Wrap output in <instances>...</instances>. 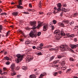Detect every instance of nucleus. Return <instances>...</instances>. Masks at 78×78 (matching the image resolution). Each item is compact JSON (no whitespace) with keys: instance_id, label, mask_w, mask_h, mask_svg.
<instances>
[{"instance_id":"obj_31","label":"nucleus","mask_w":78,"mask_h":78,"mask_svg":"<svg viewBox=\"0 0 78 78\" xmlns=\"http://www.w3.org/2000/svg\"><path fill=\"white\" fill-rule=\"evenodd\" d=\"M37 55H42V53L41 52H37Z\"/></svg>"},{"instance_id":"obj_52","label":"nucleus","mask_w":78,"mask_h":78,"mask_svg":"<svg viewBox=\"0 0 78 78\" xmlns=\"http://www.w3.org/2000/svg\"><path fill=\"white\" fill-rule=\"evenodd\" d=\"M33 49H35L36 47V46H34L32 47Z\"/></svg>"},{"instance_id":"obj_50","label":"nucleus","mask_w":78,"mask_h":78,"mask_svg":"<svg viewBox=\"0 0 78 78\" xmlns=\"http://www.w3.org/2000/svg\"><path fill=\"white\" fill-rule=\"evenodd\" d=\"M58 72V73H59V74H61L62 72L61 71H59Z\"/></svg>"},{"instance_id":"obj_22","label":"nucleus","mask_w":78,"mask_h":78,"mask_svg":"<svg viewBox=\"0 0 78 78\" xmlns=\"http://www.w3.org/2000/svg\"><path fill=\"white\" fill-rule=\"evenodd\" d=\"M4 59H5V60H7V61H9V57L7 56L4 57Z\"/></svg>"},{"instance_id":"obj_29","label":"nucleus","mask_w":78,"mask_h":78,"mask_svg":"<svg viewBox=\"0 0 78 78\" xmlns=\"http://www.w3.org/2000/svg\"><path fill=\"white\" fill-rule=\"evenodd\" d=\"M3 27L2 25H0V30H3Z\"/></svg>"},{"instance_id":"obj_60","label":"nucleus","mask_w":78,"mask_h":78,"mask_svg":"<svg viewBox=\"0 0 78 78\" xmlns=\"http://www.w3.org/2000/svg\"><path fill=\"white\" fill-rule=\"evenodd\" d=\"M16 75V73H13L12 75V76H13V75Z\"/></svg>"},{"instance_id":"obj_62","label":"nucleus","mask_w":78,"mask_h":78,"mask_svg":"<svg viewBox=\"0 0 78 78\" xmlns=\"http://www.w3.org/2000/svg\"><path fill=\"white\" fill-rule=\"evenodd\" d=\"M39 14H43V12H40Z\"/></svg>"},{"instance_id":"obj_19","label":"nucleus","mask_w":78,"mask_h":78,"mask_svg":"<svg viewBox=\"0 0 78 78\" xmlns=\"http://www.w3.org/2000/svg\"><path fill=\"white\" fill-rule=\"evenodd\" d=\"M55 58V56H52L50 59L49 61H51Z\"/></svg>"},{"instance_id":"obj_53","label":"nucleus","mask_w":78,"mask_h":78,"mask_svg":"<svg viewBox=\"0 0 78 78\" xmlns=\"http://www.w3.org/2000/svg\"><path fill=\"white\" fill-rule=\"evenodd\" d=\"M16 69H17V70H19V69H20V67L18 66L16 67Z\"/></svg>"},{"instance_id":"obj_46","label":"nucleus","mask_w":78,"mask_h":78,"mask_svg":"<svg viewBox=\"0 0 78 78\" xmlns=\"http://www.w3.org/2000/svg\"><path fill=\"white\" fill-rule=\"evenodd\" d=\"M3 70L4 71H5V70H7V69L6 68H5V67H4L3 68Z\"/></svg>"},{"instance_id":"obj_41","label":"nucleus","mask_w":78,"mask_h":78,"mask_svg":"<svg viewBox=\"0 0 78 78\" xmlns=\"http://www.w3.org/2000/svg\"><path fill=\"white\" fill-rule=\"evenodd\" d=\"M23 13L25 14H29V13L26 12H23Z\"/></svg>"},{"instance_id":"obj_2","label":"nucleus","mask_w":78,"mask_h":78,"mask_svg":"<svg viewBox=\"0 0 78 78\" xmlns=\"http://www.w3.org/2000/svg\"><path fill=\"white\" fill-rule=\"evenodd\" d=\"M57 48H58V49H60V50H65L66 51H68V50H69V51H71L73 53L74 52V51L69 48V46H67V45H61L59 47Z\"/></svg>"},{"instance_id":"obj_1","label":"nucleus","mask_w":78,"mask_h":78,"mask_svg":"<svg viewBox=\"0 0 78 78\" xmlns=\"http://www.w3.org/2000/svg\"><path fill=\"white\" fill-rule=\"evenodd\" d=\"M30 24L31 25H34V26H33V27L31 28V29H32V30L30 33L29 35L31 37H36V36H37V31L35 30V29H36V28L39 29L40 27H42L43 25V23H40L38 24V26L37 27H35V26H36L35 25H36V22H30Z\"/></svg>"},{"instance_id":"obj_42","label":"nucleus","mask_w":78,"mask_h":78,"mask_svg":"<svg viewBox=\"0 0 78 78\" xmlns=\"http://www.w3.org/2000/svg\"><path fill=\"white\" fill-rule=\"evenodd\" d=\"M66 35L67 37H68L69 38V36H70V35H69V34H66Z\"/></svg>"},{"instance_id":"obj_15","label":"nucleus","mask_w":78,"mask_h":78,"mask_svg":"<svg viewBox=\"0 0 78 78\" xmlns=\"http://www.w3.org/2000/svg\"><path fill=\"white\" fill-rule=\"evenodd\" d=\"M59 61V60H57L56 61H54L53 62V64L54 65L56 64H57V63H58V62Z\"/></svg>"},{"instance_id":"obj_61","label":"nucleus","mask_w":78,"mask_h":78,"mask_svg":"<svg viewBox=\"0 0 78 78\" xmlns=\"http://www.w3.org/2000/svg\"><path fill=\"white\" fill-rule=\"evenodd\" d=\"M10 27H11L12 28H14V26L13 25L10 26Z\"/></svg>"},{"instance_id":"obj_16","label":"nucleus","mask_w":78,"mask_h":78,"mask_svg":"<svg viewBox=\"0 0 78 78\" xmlns=\"http://www.w3.org/2000/svg\"><path fill=\"white\" fill-rule=\"evenodd\" d=\"M53 75L54 76H57V75H58V73L55 72L53 73Z\"/></svg>"},{"instance_id":"obj_13","label":"nucleus","mask_w":78,"mask_h":78,"mask_svg":"<svg viewBox=\"0 0 78 78\" xmlns=\"http://www.w3.org/2000/svg\"><path fill=\"white\" fill-rule=\"evenodd\" d=\"M30 78H36V76L34 75H32L30 76Z\"/></svg>"},{"instance_id":"obj_21","label":"nucleus","mask_w":78,"mask_h":78,"mask_svg":"<svg viewBox=\"0 0 78 78\" xmlns=\"http://www.w3.org/2000/svg\"><path fill=\"white\" fill-rule=\"evenodd\" d=\"M30 41H29L27 40L25 42V44L27 45H28V44H30Z\"/></svg>"},{"instance_id":"obj_27","label":"nucleus","mask_w":78,"mask_h":78,"mask_svg":"<svg viewBox=\"0 0 78 78\" xmlns=\"http://www.w3.org/2000/svg\"><path fill=\"white\" fill-rule=\"evenodd\" d=\"M60 11H65V10H66V9L65 8H62V9H60Z\"/></svg>"},{"instance_id":"obj_10","label":"nucleus","mask_w":78,"mask_h":78,"mask_svg":"<svg viewBox=\"0 0 78 78\" xmlns=\"http://www.w3.org/2000/svg\"><path fill=\"white\" fill-rule=\"evenodd\" d=\"M60 33V30H57L54 32V34L56 35H58V34Z\"/></svg>"},{"instance_id":"obj_56","label":"nucleus","mask_w":78,"mask_h":78,"mask_svg":"<svg viewBox=\"0 0 78 78\" xmlns=\"http://www.w3.org/2000/svg\"><path fill=\"white\" fill-rule=\"evenodd\" d=\"M71 70V69H67V71L68 72V71H70Z\"/></svg>"},{"instance_id":"obj_34","label":"nucleus","mask_w":78,"mask_h":78,"mask_svg":"<svg viewBox=\"0 0 78 78\" xmlns=\"http://www.w3.org/2000/svg\"><path fill=\"white\" fill-rule=\"evenodd\" d=\"M41 34V32H40L38 33L37 34V36H40Z\"/></svg>"},{"instance_id":"obj_30","label":"nucleus","mask_w":78,"mask_h":78,"mask_svg":"<svg viewBox=\"0 0 78 78\" xmlns=\"http://www.w3.org/2000/svg\"><path fill=\"white\" fill-rule=\"evenodd\" d=\"M1 15H5V16H6L7 15V13L4 12V13H1Z\"/></svg>"},{"instance_id":"obj_14","label":"nucleus","mask_w":78,"mask_h":78,"mask_svg":"<svg viewBox=\"0 0 78 78\" xmlns=\"http://www.w3.org/2000/svg\"><path fill=\"white\" fill-rule=\"evenodd\" d=\"M57 50H58L54 48L49 49V51H56Z\"/></svg>"},{"instance_id":"obj_59","label":"nucleus","mask_w":78,"mask_h":78,"mask_svg":"<svg viewBox=\"0 0 78 78\" xmlns=\"http://www.w3.org/2000/svg\"><path fill=\"white\" fill-rule=\"evenodd\" d=\"M20 41H22V42H23V40L21 39H20Z\"/></svg>"},{"instance_id":"obj_3","label":"nucleus","mask_w":78,"mask_h":78,"mask_svg":"<svg viewBox=\"0 0 78 78\" xmlns=\"http://www.w3.org/2000/svg\"><path fill=\"white\" fill-rule=\"evenodd\" d=\"M24 56H25V55H21L20 54L17 55L16 56L18 58L17 59V60L16 61L17 63H19V62H20V61L23 59V58Z\"/></svg>"},{"instance_id":"obj_57","label":"nucleus","mask_w":78,"mask_h":78,"mask_svg":"<svg viewBox=\"0 0 78 78\" xmlns=\"http://www.w3.org/2000/svg\"><path fill=\"white\" fill-rule=\"evenodd\" d=\"M39 5H41V1H40Z\"/></svg>"},{"instance_id":"obj_45","label":"nucleus","mask_w":78,"mask_h":78,"mask_svg":"<svg viewBox=\"0 0 78 78\" xmlns=\"http://www.w3.org/2000/svg\"><path fill=\"white\" fill-rule=\"evenodd\" d=\"M20 33L21 34H23V35H24V34H23V32H22V31L21 30L20 31Z\"/></svg>"},{"instance_id":"obj_11","label":"nucleus","mask_w":78,"mask_h":78,"mask_svg":"<svg viewBox=\"0 0 78 78\" xmlns=\"http://www.w3.org/2000/svg\"><path fill=\"white\" fill-rule=\"evenodd\" d=\"M78 44H77L75 45H72L71 46V48L72 49H74V48H76V47H78Z\"/></svg>"},{"instance_id":"obj_23","label":"nucleus","mask_w":78,"mask_h":78,"mask_svg":"<svg viewBox=\"0 0 78 78\" xmlns=\"http://www.w3.org/2000/svg\"><path fill=\"white\" fill-rule=\"evenodd\" d=\"M53 47V46H52V45H48L46 47L47 48H51V47Z\"/></svg>"},{"instance_id":"obj_54","label":"nucleus","mask_w":78,"mask_h":78,"mask_svg":"<svg viewBox=\"0 0 78 78\" xmlns=\"http://www.w3.org/2000/svg\"><path fill=\"white\" fill-rule=\"evenodd\" d=\"M74 41L75 42H76V41H77V40L76 39V38H74Z\"/></svg>"},{"instance_id":"obj_35","label":"nucleus","mask_w":78,"mask_h":78,"mask_svg":"<svg viewBox=\"0 0 78 78\" xmlns=\"http://www.w3.org/2000/svg\"><path fill=\"white\" fill-rule=\"evenodd\" d=\"M65 62L64 61H63L62 62V65H65Z\"/></svg>"},{"instance_id":"obj_26","label":"nucleus","mask_w":78,"mask_h":78,"mask_svg":"<svg viewBox=\"0 0 78 78\" xmlns=\"http://www.w3.org/2000/svg\"><path fill=\"white\" fill-rule=\"evenodd\" d=\"M57 21L56 20H53V23L54 24H56Z\"/></svg>"},{"instance_id":"obj_25","label":"nucleus","mask_w":78,"mask_h":78,"mask_svg":"<svg viewBox=\"0 0 78 78\" xmlns=\"http://www.w3.org/2000/svg\"><path fill=\"white\" fill-rule=\"evenodd\" d=\"M63 56V55H58V58H62Z\"/></svg>"},{"instance_id":"obj_28","label":"nucleus","mask_w":78,"mask_h":78,"mask_svg":"<svg viewBox=\"0 0 78 78\" xmlns=\"http://www.w3.org/2000/svg\"><path fill=\"white\" fill-rule=\"evenodd\" d=\"M10 33V32L9 31H8L6 34V37H7V36H8V34Z\"/></svg>"},{"instance_id":"obj_47","label":"nucleus","mask_w":78,"mask_h":78,"mask_svg":"<svg viewBox=\"0 0 78 78\" xmlns=\"http://www.w3.org/2000/svg\"><path fill=\"white\" fill-rule=\"evenodd\" d=\"M43 45H44V44H43V43H41L40 44V46H41V47H42Z\"/></svg>"},{"instance_id":"obj_40","label":"nucleus","mask_w":78,"mask_h":78,"mask_svg":"<svg viewBox=\"0 0 78 78\" xmlns=\"http://www.w3.org/2000/svg\"><path fill=\"white\" fill-rule=\"evenodd\" d=\"M63 6L64 7H66L67 6V5L66 4H64L63 5Z\"/></svg>"},{"instance_id":"obj_39","label":"nucleus","mask_w":78,"mask_h":78,"mask_svg":"<svg viewBox=\"0 0 78 78\" xmlns=\"http://www.w3.org/2000/svg\"><path fill=\"white\" fill-rule=\"evenodd\" d=\"M33 59V58H30L29 59L27 60L28 62H30V61H31V60H32Z\"/></svg>"},{"instance_id":"obj_44","label":"nucleus","mask_w":78,"mask_h":78,"mask_svg":"<svg viewBox=\"0 0 78 78\" xmlns=\"http://www.w3.org/2000/svg\"><path fill=\"white\" fill-rule=\"evenodd\" d=\"M39 73V72H38V71H37V72L36 73V75H38Z\"/></svg>"},{"instance_id":"obj_63","label":"nucleus","mask_w":78,"mask_h":78,"mask_svg":"<svg viewBox=\"0 0 78 78\" xmlns=\"http://www.w3.org/2000/svg\"><path fill=\"white\" fill-rule=\"evenodd\" d=\"M28 11H31V9H28Z\"/></svg>"},{"instance_id":"obj_12","label":"nucleus","mask_w":78,"mask_h":78,"mask_svg":"<svg viewBox=\"0 0 78 78\" xmlns=\"http://www.w3.org/2000/svg\"><path fill=\"white\" fill-rule=\"evenodd\" d=\"M12 14L14 16H15V17L17 16V15H18V12H14L12 13Z\"/></svg>"},{"instance_id":"obj_32","label":"nucleus","mask_w":78,"mask_h":78,"mask_svg":"<svg viewBox=\"0 0 78 78\" xmlns=\"http://www.w3.org/2000/svg\"><path fill=\"white\" fill-rule=\"evenodd\" d=\"M5 64H6V65H9L10 64V62L9 61H8L7 62H6Z\"/></svg>"},{"instance_id":"obj_36","label":"nucleus","mask_w":78,"mask_h":78,"mask_svg":"<svg viewBox=\"0 0 78 78\" xmlns=\"http://www.w3.org/2000/svg\"><path fill=\"white\" fill-rule=\"evenodd\" d=\"M70 61H73V59L72 58H70L69 59Z\"/></svg>"},{"instance_id":"obj_58","label":"nucleus","mask_w":78,"mask_h":78,"mask_svg":"<svg viewBox=\"0 0 78 78\" xmlns=\"http://www.w3.org/2000/svg\"><path fill=\"white\" fill-rule=\"evenodd\" d=\"M49 27H51L53 26H52V25L50 24H49Z\"/></svg>"},{"instance_id":"obj_64","label":"nucleus","mask_w":78,"mask_h":78,"mask_svg":"<svg viewBox=\"0 0 78 78\" xmlns=\"http://www.w3.org/2000/svg\"><path fill=\"white\" fill-rule=\"evenodd\" d=\"M73 78H78L77 76H74Z\"/></svg>"},{"instance_id":"obj_24","label":"nucleus","mask_w":78,"mask_h":78,"mask_svg":"<svg viewBox=\"0 0 78 78\" xmlns=\"http://www.w3.org/2000/svg\"><path fill=\"white\" fill-rule=\"evenodd\" d=\"M74 23V22H70L69 24H68V26H69V25H72Z\"/></svg>"},{"instance_id":"obj_37","label":"nucleus","mask_w":78,"mask_h":78,"mask_svg":"<svg viewBox=\"0 0 78 78\" xmlns=\"http://www.w3.org/2000/svg\"><path fill=\"white\" fill-rule=\"evenodd\" d=\"M2 75H6L7 74V72H4V73H2V74H1Z\"/></svg>"},{"instance_id":"obj_43","label":"nucleus","mask_w":78,"mask_h":78,"mask_svg":"<svg viewBox=\"0 0 78 78\" xmlns=\"http://www.w3.org/2000/svg\"><path fill=\"white\" fill-rule=\"evenodd\" d=\"M29 6L30 8H32V5H31V4L30 3L29 4Z\"/></svg>"},{"instance_id":"obj_17","label":"nucleus","mask_w":78,"mask_h":78,"mask_svg":"<svg viewBox=\"0 0 78 78\" xmlns=\"http://www.w3.org/2000/svg\"><path fill=\"white\" fill-rule=\"evenodd\" d=\"M78 13H75L73 15V16L74 17H76L77 16H78Z\"/></svg>"},{"instance_id":"obj_18","label":"nucleus","mask_w":78,"mask_h":78,"mask_svg":"<svg viewBox=\"0 0 78 78\" xmlns=\"http://www.w3.org/2000/svg\"><path fill=\"white\" fill-rule=\"evenodd\" d=\"M74 36V34H72L69 36V38H73Z\"/></svg>"},{"instance_id":"obj_48","label":"nucleus","mask_w":78,"mask_h":78,"mask_svg":"<svg viewBox=\"0 0 78 78\" xmlns=\"http://www.w3.org/2000/svg\"><path fill=\"white\" fill-rule=\"evenodd\" d=\"M25 29L27 30H30V29L28 28V27L26 28Z\"/></svg>"},{"instance_id":"obj_9","label":"nucleus","mask_w":78,"mask_h":78,"mask_svg":"<svg viewBox=\"0 0 78 78\" xmlns=\"http://www.w3.org/2000/svg\"><path fill=\"white\" fill-rule=\"evenodd\" d=\"M10 68L11 69H12V71H14V70H13V69H14L16 68V65H15V64L14 63L12 64L11 65Z\"/></svg>"},{"instance_id":"obj_4","label":"nucleus","mask_w":78,"mask_h":78,"mask_svg":"<svg viewBox=\"0 0 78 78\" xmlns=\"http://www.w3.org/2000/svg\"><path fill=\"white\" fill-rule=\"evenodd\" d=\"M69 23V20H66L63 21L62 23H58V25L61 27H65V24L67 23L68 24Z\"/></svg>"},{"instance_id":"obj_8","label":"nucleus","mask_w":78,"mask_h":78,"mask_svg":"<svg viewBox=\"0 0 78 78\" xmlns=\"http://www.w3.org/2000/svg\"><path fill=\"white\" fill-rule=\"evenodd\" d=\"M47 29H48V25L47 24H45L43 26V30L44 31H46L47 30Z\"/></svg>"},{"instance_id":"obj_51","label":"nucleus","mask_w":78,"mask_h":78,"mask_svg":"<svg viewBox=\"0 0 78 78\" xmlns=\"http://www.w3.org/2000/svg\"><path fill=\"white\" fill-rule=\"evenodd\" d=\"M51 27L52 30H54V29H55V28H54V26H52Z\"/></svg>"},{"instance_id":"obj_6","label":"nucleus","mask_w":78,"mask_h":78,"mask_svg":"<svg viewBox=\"0 0 78 78\" xmlns=\"http://www.w3.org/2000/svg\"><path fill=\"white\" fill-rule=\"evenodd\" d=\"M60 34H58V36H64L66 35V34L64 32V30L62 29L60 31Z\"/></svg>"},{"instance_id":"obj_33","label":"nucleus","mask_w":78,"mask_h":78,"mask_svg":"<svg viewBox=\"0 0 78 78\" xmlns=\"http://www.w3.org/2000/svg\"><path fill=\"white\" fill-rule=\"evenodd\" d=\"M42 48L41 47H39L37 48V50H41Z\"/></svg>"},{"instance_id":"obj_5","label":"nucleus","mask_w":78,"mask_h":78,"mask_svg":"<svg viewBox=\"0 0 78 78\" xmlns=\"http://www.w3.org/2000/svg\"><path fill=\"white\" fill-rule=\"evenodd\" d=\"M18 2L19 5L16 6L17 8L19 9H23V7L22 6H20V5H22V2L21 0L18 1Z\"/></svg>"},{"instance_id":"obj_20","label":"nucleus","mask_w":78,"mask_h":78,"mask_svg":"<svg viewBox=\"0 0 78 78\" xmlns=\"http://www.w3.org/2000/svg\"><path fill=\"white\" fill-rule=\"evenodd\" d=\"M27 69V66H23L22 67V69L24 70H26Z\"/></svg>"},{"instance_id":"obj_7","label":"nucleus","mask_w":78,"mask_h":78,"mask_svg":"<svg viewBox=\"0 0 78 78\" xmlns=\"http://www.w3.org/2000/svg\"><path fill=\"white\" fill-rule=\"evenodd\" d=\"M57 7L58 9H57L58 12H60V9L61 8V4L60 3H58Z\"/></svg>"},{"instance_id":"obj_55","label":"nucleus","mask_w":78,"mask_h":78,"mask_svg":"<svg viewBox=\"0 0 78 78\" xmlns=\"http://www.w3.org/2000/svg\"><path fill=\"white\" fill-rule=\"evenodd\" d=\"M62 68L63 70H66V68L65 67H63Z\"/></svg>"},{"instance_id":"obj_38","label":"nucleus","mask_w":78,"mask_h":78,"mask_svg":"<svg viewBox=\"0 0 78 78\" xmlns=\"http://www.w3.org/2000/svg\"><path fill=\"white\" fill-rule=\"evenodd\" d=\"M26 51H28V52L30 51H31V49H28L27 50H26Z\"/></svg>"},{"instance_id":"obj_49","label":"nucleus","mask_w":78,"mask_h":78,"mask_svg":"<svg viewBox=\"0 0 78 78\" xmlns=\"http://www.w3.org/2000/svg\"><path fill=\"white\" fill-rule=\"evenodd\" d=\"M53 12L54 14H56V13H57V12H56V11H54Z\"/></svg>"}]
</instances>
